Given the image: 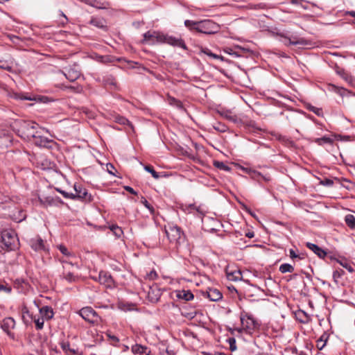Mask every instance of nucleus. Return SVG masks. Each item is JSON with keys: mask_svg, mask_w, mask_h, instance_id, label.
<instances>
[{"mask_svg": "<svg viewBox=\"0 0 355 355\" xmlns=\"http://www.w3.org/2000/svg\"><path fill=\"white\" fill-rule=\"evenodd\" d=\"M107 170L110 174L114 175V171H116V169L112 164H107Z\"/></svg>", "mask_w": 355, "mask_h": 355, "instance_id": "obj_54", "label": "nucleus"}, {"mask_svg": "<svg viewBox=\"0 0 355 355\" xmlns=\"http://www.w3.org/2000/svg\"><path fill=\"white\" fill-rule=\"evenodd\" d=\"M276 35L285 40L284 41H281L283 42L286 46L305 44V40L303 38H298L297 37H291L284 32H277Z\"/></svg>", "mask_w": 355, "mask_h": 355, "instance_id": "obj_10", "label": "nucleus"}, {"mask_svg": "<svg viewBox=\"0 0 355 355\" xmlns=\"http://www.w3.org/2000/svg\"><path fill=\"white\" fill-rule=\"evenodd\" d=\"M289 256L291 259L298 258L300 259H303L304 258L303 254H296L295 252L293 249L289 250Z\"/></svg>", "mask_w": 355, "mask_h": 355, "instance_id": "obj_41", "label": "nucleus"}, {"mask_svg": "<svg viewBox=\"0 0 355 355\" xmlns=\"http://www.w3.org/2000/svg\"><path fill=\"white\" fill-rule=\"evenodd\" d=\"M229 344H230V349L232 352H234L236 349V340L234 338H230L227 340Z\"/></svg>", "mask_w": 355, "mask_h": 355, "instance_id": "obj_42", "label": "nucleus"}, {"mask_svg": "<svg viewBox=\"0 0 355 355\" xmlns=\"http://www.w3.org/2000/svg\"><path fill=\"white\" fill-rule=\"evenodd\" d=\"M3 141L1 143V144H4L6 146L8 145V143L11 142V138L8 135L3 133V137L2 138Z\"/></svg>", "mask_w": 355, "mask_h": 355, "instance_id": "obj_49", "label": "nucleus"}, {"mask_svg": "<svg viewBox=\"0 0 355 355\" xmlns=\"http://www.w3.org/2000/svg\"><path fill=\"white\" fill-rule=\"evenodd\" d=\"M64 264L63 265L64 271L62 272V277L64 279L67 280L69 282H73L76 281V277L73 275V269L74 268V266L69 262L62 261Z\"/></svg>", "mask_w": 355, "mask_h": 355, "instance_id": "obj_12", "label": "nucleus"}, {"mask_svg": "<svg viewBox=\"0 0 355 355\" xmlns=\"http://www.w3.org/2000/svg\"><path fill=\"white\" fill-rule=\"evenodd\" d=\"M314 142L320 146H322L324 144H328L331 145L334 143V140L329 137L324 136L321 138L315 139Z\"/></svg>", "mask_w": 355, "mask_h": 355, "instance_id": "obj_28", "label": "nucleus"}, {"mask_svg": "<svg viewBox=\"0 0 355 355\" xmlns=\"http://www.w3.org/2000/svg\"><path fill=\"white\" fill-rule=\"evenodd\" d=\"M159 41L160 42L166 43L173 46H178L183 49H187V46L184 40L181 38L163 34L162 36H159Z\"/></svg>", "mask_w": 355, "mask_h": 355, "instance_id": "obj_8", "label": "nucleus"}, {"mask_svg": "<svg viewBox=\"0 0 355 355\" xmlns=\"http://www.w3.org/2000/svg\"><path fill=\"white\" fill-rule=\"evenodd\" d=\"M131 350L133 354H138L140 355H149L150 352L147 347L139 344L132 345Z\"/></svg>", "mask_w": 355, "mask_h": 355, "instance_id": "obj_22", "label": "nucleus"}, {"mask_svg": "<svg viewBox=\"0 0 355 355\" xmlns=\"http://www.w3.org/2000/svg\"><path fill=\"white\" fill-rule=\"evenodd\" d=\"M22 313V320L23 322L28 325L30 324V321L26 319V315L27 314L28 316L31 318V321H33L35 324V327L37 330H41L44 327V320L42 317L37 318L36 315H33L32 313H30L28 308L26 306H24L21 310Z\"/></svg>", "mask_w": 355, "mask_h": 355, "instance_id": "obj_4", "label": "nucleus"}, {"mask_svg": "<svg viewBox=\"0 0 355 355\" xmlns=\"http://www.w3.org/2000/svg\"><path fill=\"white\" fill-rule=\"evenodd\" d=\"M17 128V134L21 138L27 140H31L35 134L37 133V130L40 129V125L33 121H15L13 128L14 130Z\"/></svg>", "mask_w": 355, "mask_h": 355, "instance_id": "obj_1", "label": "nucleus"}, {"mask_svg": "<svg viewBox=\"0 0 355 355\" xmlns=\"http://www.w3.org/2000/svg\"><path fill=\"white\" fill-rule=\"evenodd\" d=\"M125 190L128 191L129 193H132V194H134V195H137V192L135 191L132 187H129V186H125L124 187Z\"/></svg>", "mask_w": 355, "mask_h": 355, "instance_id": "obj_57", "label": "nucleus"}, {"mask_svg": "<svg viewBox=\"0 0 355 355\" xmlns=\"http://www.w3.org/2000/svg\"><path fill=\"white\" fill-rule=\"evenodd\" d=\"M2 243L7 250H14L18 246V239L15 232L3 231L1 234Z\"/></svg>", "mask_w": 355, "mask_h": 355, "instance_id": "obj_2", "label": "nucleus"}, {"mask_svg": "<svg viewBox=\"0 0 355 355\" xmlns=\"http://www.w3.org/2000/svg\"><path fill=\"white\" fill-rule=\"evenodd\" d=\"M57 191L60 192L65 198L74 199V193H68L61 189H57Z\"/></svg>", "mask_w": 355, "mask_h": 355, "instance_id": "obj_43", "label": "nucleus"}, {"mask_svg": "<svg viewBox=\"0 0 355 355\" xmlns=\"http://www.w3.org/2000/svg\"><path fill=\"white\" fill-rule=\"evenodd\" d=\"M105 81L107 84L116 85V81L112 76L107 77Z\"/></svg>", "mask_w": 355, "mask_h": 355, "instance_id": "obj_55", "label": "nucleus"}, {"mask_svg": "<svg viewBox=\"0 0 355 355\" xmlns=\"http://www.w3.org/2000/svg\"><path fill=\"white\" fill-rule=\"evenodd\" d=\"M189 209H190V212H192L193 211H196L198 214V216L199 217H202L205 214L204 211L200 207H196L194 205H190L189 206Z\"/></svg>", "mask_w": 355, "mask_h": 355, "instance_id": "obj_35", "label": "nucleus"}, {"mask_svg": "<svg viewBox=\"0 0 355 355\" xmlns=\"http://www.w3.org/2000/svg\"><path fill=\"white\" fill-rule=\"evenodd\" d=\"M335 88L337 90V92L339 93L341 96H343L345 94V93L347 92V89L343 88V87H335Z\"/></svg>", "mask_w": 355, "mask_h": 355, "instance_id": "obj_56", "label": "nucleus"}, {"mask_svg": "<svg viewBox=\"0 0 355 355\" xmlns=\"http://www.w3.org/2000/svg\"><path fill=\"white\" fill-rule=\"evenodd\" d=\"M66 88L76 91V92H80L81 89L80 87H74L73 86L66 87Z\"/></svg>", "mask_w": 355, "mask_h": 355, "instance_id": "obj_62", "label": "nucleus"}, {"mask_svg": "<svg viewBox=\"0 0 355 355\" xmlns=\"http://www.w3.org/2000/svg\"><path fill=\"white\" fill-rule=\"evenodd\" d=\"M347 15H349L351 17H355V11H354V10L348 11L347 12Z\"/></svg>", "mask_w": 355, "mask_h": 355, "instance_id": "obj_64", "label": "nucleus"}, {"mask_svg": "<svg viewBox=\"0 0 355 355\" xmlns=\"http://www.w3.org/2000/svg\"><path fill=\"white\" fill-rule=\"evenodd\" d=\"M162 35L163 34L156 31H147L144 34V39L141 42L149 44H153L155 42H160L159 36Z\"/></svg>", "mask_w": 355, "mask_h": 355, "instance_id": "obj_14", "label": "nucleus"}, {"mask_svg": "<svg viewBox=\"0 0 355 355\" xmlns=\"http://www.w3.org/2000/svg\"><path fill=\"white\" fill-rule=\"evenodd\" d=\"M321 184L327 187H331L334 184V181L330 179H324L320 182Z\"/></svg>", "mask_w": 355, "mask_h": 355, "instance_id": "obj_52", "label": "nucleus"}, {"mask_svg": "<svg viewBox=\"0 0 355 355\" xmlns=\"http://www.w3.org/2000/svg\"><path fill=\"white\" fill-rule=\"evenodd\" d=\"M44 130V129L40 127V129L37 130V133L35 134V137L33 138V142L40 147L51 148L53 140L42 135V132Z\"/></svg>", "mask_w": 355, "mask_h": 355, "instance_id": "obj_9", "label": "nucleus"}, {"mask_svg": "<svg viewBox=\"0 0 355 355\" xmlns=\"http://www.w3.org/2000/svg\"><path fill=\"white\" fill-rule=\"evenodd\" d=\"M219 26L211 20L199 21L197 31L206 35H212L219 31Z\"/></svg>", "mask_w": 355, "mask_h": 355, "instance_id": "obj_3", "label": "nucleus"}, {"mask_svg": "<svg viewBox=\"0 0 355 355\" xmlns=\"http://www.w3.org/2000/svg\"><path fill=\"white\" fill-rule=\"evenodd\" d=\"M201 53L208 55L209 57L210 58H212L214 59H220V56L218 55H216L214 53H212L209 49L207 48H202L201 49Z\"/></svg>", "mask_w": 355, "mask_h": 355, "instance_id": "obj_34", "label": "nucleus"}, {"mask_svg": "<svg viewBox=\"0 0 355 355\" xmlns=\"http://www.w3.org/2000/svg\"><path fill=\"white\" fill-rule=\"evenodd\" d=\"M40 314L44 320H51L53 318L54 313L53 309L49 306H44L39 310Z\"/></svg>", "mask_w": 355, "mask_h": 355, "instance_id": "obj_20", "label": "nucleus"}, {"mask_svg": "<svg viewBox=\"0 0 355 355\" xmlns=\"http://www.w3.org/2000/svg\"><path fill=\"white\" fill-rule=\"evenodd\" d=\"M243 170L248 173L252 179L257 181L261 180L262 174L260 172L248 168H243Z\"/></svg>", "mask_w": 355, "mask_h": 355, "instance_id": "obj_27", "label": "nucleus"}, {"mask_svg": "<svg viewBox=\"0 0 355 355\" xmlns=\"http://www.w3.org/2000/svg\"><path fill=\"white\" fill-rule=\"evenodd\" d=\"M5 291L6 293H10L11 291V288L9 287H6L2 284H0V291Z\"/></svg>", "mask_w": 355, "mask_h": 355, "instance_id": "obj_59", "label": "nucleus"}, {"mask_svg": "<svg viewBox=\"0 0 355 355\" xmlns=\"http://www.w3.org/2000/svg\"><path fill=\"white\" fill-rule=\"evenodd\" d=\"M16 98H19L21 100H28V101H33L36 100L35 98H31V96L24 95V94H16Z\"/></svg>", "mask_w": 355, "mask_h": 355, "instance_id": "obj_48", "label": "nucleus"}, {"mask_svg": "<svg viewBox=\"0 0 355 355\" xmlns=\"http://www.w3.org/2000/svg\"><path fill=\"white\" fill-rule=\"evenodd\" d=\"M115 121L119 124H121V125H126V124H129V121L123 117V116H116L115 117Z\"/></svg>", "mask_w": 355, "mask_h": 355, "instance_id": "obj_40", "label": "nucleus"}, {"mask_svg": "<svg viewBox=\"0 0 355 355\" xmlns=\"http://www.w3.org/2000/svg\"><path fill=\"white\" fill-rule=\"evenodd\" d=\"M166 236L170 242L178 241L181 238L182 231L181 229L176 226H170L168 229H165Z\"/></svg>", "mask_w": 355, "mask_h": 355, "instance_id": "obj_11", "label": "nucleus"}, {"mask_svg": "<svg viewBox=\"0 0 355 355\" xmlns=\"http://www.w3.org/2000/svg\"><path fill=\"white\" fill-rule=\"evenodd\" d=\"M261 180H264L265 182H270L271 180V178H270V175H262L261 176Z\"/></svg>", "mask_w": 355, "mask_h": 355, "instance_id": "obj_60", "label": "nucleus"}, {"mask_svg": "<svg viewBox=\"0 0 355 355\" xmlns=\"http://www.w3.org/2000/svg\"><path fill=\"white\" fill-rule=\"evenodd\" d=\"M73 188L76 191L73 200L78 199L85 202H90L93 201V196L90 193H88L87 190L81 184H75Z\"/></svg>", "mask_w": 355, "mask_h": 355, "instance_id": "obj_5", "label": "nucleus"}, {"mask_svg": "<svg viewBox=\"0 0 355 355\" xmlns=\"http://www.w3.org/2000/svg\"><path fill=\"white\" fill-rule=\"evenodd\" d=\"M30 245L35 251L45 250L44 241L41 238L32 239L30 242Z\"/></svg>", "mask_w": 355, "mask_h": 355, "instance_id": "obj_23", "label": "nucleus"}, {"mask_svg": "<svg viewBox=\"0 0 355 355\" xmlns=\"http://www.w3.org/2000/svg\"><path fill=\"white\" fill-rule=\"evenodd\" d=\"M207 297L210 301L218 302L222 299L223 295L220 291L216 288H208L206 291Z\"/></svg>", "mask_w": 355, "mask_h": 355, "instance_id": "obj_17", "label": "nucleus"}, {"mask_svg": "<svg viewBox=\"0 0 355 355\" xmlns=\"http://www.w3.org/2000/svg\"><path fill=\"white\" fill-rule=\"evenodd\" d=\"M176 296L178 298L184 300L185 301H189L193 299V293L189 290L178 291Z\"/></svg>", "mask_w": 355, "mask_h": 355, "instance_id": "obj_25", "label": "nucleus"}, {"mask_svg": "<svg viewBox=\"0 0 355 355\" xmlns=\"http://www.w3.org/2000/svg\"><path fill=\"white\" fill-rule=\"evenodd\" d=\"M68 21V19L67 17H66V15L62 12L60 14V19L59 21L60 24L62 26H64V24H66Z\"/></svg>", "mask_w": 355, "mask_h": 355, "instance_id": "obj_51", "label": "nucleus"}, {"mask_svg": "<svg viewBox=\"0 0 355 355\" xmlns=\"http://www.w3.org/2000/svg\"><path fill=\"white\" fill-rule=\"evenodd\" d=\"M214 129L220 132H224L227 130V127L220 123H217L216 125L214 126Z\"/></svg>", "mask_w": 355, "mask_h": 355, "instance_id": "obj_44", "label": "nucleus"}, {"mask_svg": "<svg viewBox=\"0 0 355 355\" xmlns=\"http://www.w3.org/2000/svg\"><path fill=\"white\" fill-rule=\"evenodd\" d=\"M58 248L60 251L62 252V254H63L64 255L69 256L71 254L70 252L68 251L67 248L64 245H60L58 246Z\"/></svg>", "mask_w": 355, "mask_h": 355, "instance_id": "obj_50", "label": "nucleus"}, {"mask_svg": "<svg viewBox=\"0 0 355 355\" xmlns=\"http://www.w3.org/2000/svg\"><path fill=\"white\" fill-rule=\"evenodd\" d=\"M96 60L101 63H108L112 62V58L109 55H98Z\"/></svg>", "mask_w": 355, "mask_h": 355, "instance_id": "obj_37", "label": "nucleus"}, {"mask_svg": "<svg viewBox=\"0 0 355 355\" xmlns=\"http://www.w3.org/2000/svg\"><path fill=\"white\" fill-rule=\"evenodd\" d=\"M0 68L10 71L12 69V67L10 66L7 62L3 61H0Z\"/></svg>", "mask_w": 355, "mask_h": 355, "instance_id": "obj_47", "label": "nucleus"}, {"mask_svg": "<svg viewBox=\"0 0 355 355\" xmlns=\"http://www.w3.org/2000/svg\"><path fill=\"white\" fill-rule=\"evenodd\" d=\"M306 108L308 110L313 112L314 114H315L317 116H322V110L321 108H319V107H316L311 104H309L306 105Z\"/></svg>", "mask_w": 355, "mask_h": 355, "instance_id": "obj_33", "label": "nucleus"}, {"mask_svg": "<svg viewBox=\"0 0 355 355\" xmlns=\"http://www.w3.org/2000/svg\"><path fill=\"white\" fill-rule=\"evenodd\" d=\"M107 337L109 338V340L111 344L114 346H116L117 343L119 342V339L116 336L112 335L110 333L107 334Z\"/></svg>", "mask_w": 355, "mask_h": 355, "instance_id": "obj_39", "label": "nucleus"}, {"mask_svg": "<svg viewBox=\"0 0 355 355\" xmlns=\"http://www.w3.org/2000/svg\"><path fill=\"white\" fill-rule=\"evenodd\" d=\"M144 169L148 171V173H151L152 176L155 178L158 179L159 178V175L157 172H156L154 168L151 166H145Z\"/></svg>", "mask_w": 355, "mask_h": 355, "instance_id": "obj_38", "label": "nucleus"}, {"mask_svg": "<svg viewBox=\"0 0 355 355\" xmlns=\"http://www.w3.org/2000/svg\"><path fill=\"white\" fill-rule=\"evenodd\" d=\"M245 318L241 317V320L243 327H245L248 331L251 333L259 328V323L252 315L246 314Z\"/></svg>", "mask_w": 355, "mask_h": 355, "instance_id": "obj_7", "label": "nucleus"}, {"mask_svg": "<svg viewBox=\"0 0 355 355\" xmlns=\"http://www.w3.org/2000/svg\"><path fill=\"white\" fill-rule=\"evenodd\" d=\"M98 281L102 285H104L107 288H112L114 286V282L107 272L101 271L98 274Z\"/></svg>", "mask_w": 355, "mask_h": 355, "instance_id": "obj_13", "label": "nucleus"}, {"mask_svg": "<svg viewBox=\"0 0 355 355\" xmlns=\"http://www.w3.org/2000/svg\"><path fill=\"white\" fill-rule=\"evenodd\" d=\"M279 270L282 273L293 272L294 268L289 263H283L279 266Z\"/></svg>", "mask_w": 355, "mask_h": 355, "instance_id": "obj_30", "label": "nucleus"}, {"mask_svg": "<svg viewBox=\"0 0 355 355\" xmlns=\"http://www.w3.org/2000/svg\"><path fill=\"white\" fill-rule=\"evenodd\" d=\"M60 71L65 76L66 78L71 82L76 80L80 76V72L76 68H69L67 72Z\"/></svg>", "mask_w": 355, "mask_h": 355, "instance_id": "obj_18", "label": "nucleus"}, {"mask_svg": "<svg viewBox=\"0 0 355 355\" xmlns=\"http://www.w3.org/2000/svg\"><path fill=\"white\" fill-rule=\"evenodd\" d=\"M302 1V0H290V3L294 5H299Z\"/></svg>", "mask_w": 355, "mask_h": 355, "instance_id": "obj_63", "label": "nucleus"}, {"mask_svg": "<svg viewBox=\"0 0 355 355\" xmlns=\"http://www.w3.org/2000/svg\"><path fill=\"white\" fill-rule=\"evenodd\" d=\"M198 24L199 21H194L189 19L184 21L185 26L189 28L190 30H196L197 31Z\"/></svg>", "mask_w": 355, "mask_h": 355, "instance_id": "obj_32", "label": "nucleus"}, {"mask_svg": "<svg viewBox=\"0 0 355 355\" xmlns=\"http://www.w3.org/2000/svg\"><path fill=\"white\" fill-rule=\"evenodd\" d=\"M340 263L343 267L346 268L349 272H353L354 271V268L350 264L347 263L346 261H344V262L340 261Z\"/></svg>", "mask_w": 355, "mask_h": 355, "instance_id": "obj_46", "label": "nucleus"}, {"mask_svg": "<svg viewBox=\"0 0 355 355\" xmlns=\"http://www.w3.org/2000/svg\"><path fill=\"white\" fill-rule=\"evenodd\" d=\"M110 230L118 238L121 237V234H123L122 229L117 225H112L110 227Z\"/></svg>", "mask_w": 355, "mask_h": 355, "instance_id": "obj_36", "label": "nucleus"}, {"mask_svg": "<svg viewBox=\"0 0 355 355\" xmlns=\"http://www.w3.org/2000/svg\"><path fill=\"white\" fill-rule=\"evenodd\" d=\"M15 327V321L11 317L6 318L1 322V329L8 335L11 336L10 331Z\"/></svg>", "mask_w": 355, "mask_h": 355, "instance_id": "obj_15", "label": "nucleus"}, {"mask_svg": "<svg viewBox=\"0 0 355 355\" xmlns=\"http://www.w3.org/2000/svg\"><path fill=\"white\" fill-rule=\"evenodd\" d=\"M345 221L349 227L355 229V217L353 215L347 214L345 218Z\"/></svg>", "mask_w": 355, "mask_h": 355, "instance_id": "obj_29", "label": "nucleus"}, {"mask_svg": "<svg viewBox=\"0 0 355 355\" xmlns=\"http://www.w3.org/2000/svg\"><path fill=\"white\" fill-rule=\"evenodd\" d=\"M161 291L159 289L157 288V286L155 287H149L148 291V297L149 300L152 302H157L160 296H161Z\"/></svg>", "mask_w": 355, "mask_h": 355, "instance_id": "obj_19", "label": "nucleus"}, {"mask_svg": "<svg viewBox=\"0 0 355 355\" xmlns=\"http://www.w3.org/2000/svg\"><path fill=\"white\" fill-rule=\"evenodd\" d=\"M80 315L86 321L94 324L98 320V315L91 307L87 306L80 310Z\"/></svg>", "mask_w": 355, "mask_h": 355, "instance_id": "obj_6", "label": "nucleus"}, {"mask_svg": "<svg viewBox=\"0 0 355 355\" xmlns=\"http://www.w3.org/2000/svg\"><path fill=\"white\" fill-rule=\"evenodd\" d=\"M214 166L216 168H219L223 171H230V167L227 166L224 162H220V161H214Z\"/></svg>", "mask_w": 355, "mask_h": 355, "instance_id": "obj_31", "label": "nucleus"}, {"mask_svg": "<svg viewBox=\"0 0 355 355\" xmlns=\"http://www.w3.org/2000/svg\"><path fill=\"white\" fill-rule=\"evenodd\" d=\"M306 247L312 250L315 254H317L320 258L324 259L327 256V252L320 248L318 245L312 243H306Z\"/></svg>", "mask_w": 355, "mask_h": 355, "instance_id": "obj_21", "label": "nucleus"}, {"mask_svg": "<svg viewBox=\"0 0 355 355\" xmlns=\"http://www.w3.org/2000/svg\"><path fill=\"white\" fill-rule=\"evenodd\" d=\"M90 24L101 29H105L107 27V23L103 17L92 18L90 20Z\"/></svg>", "mask_w": 355, "mask_h": 355, "instance_id": "obj_24", "label": "nucleus"}, {"mask_svg": "<svg viewBox=\"0 0 355 355\" xmlns=\"http://www.w3.org/2000/svg\"><path fill=\"white\" fill-rule=\"evenodd\" d=\"M226 118L228 119L230 121H232L234 123L237 122V116L235 115H226Z\"/></svg>", "mask_w": 355, "mask_h": 355, "instance_id": "obj_58", "label": "nucleus"}, {"mask_svg": "<svg viewBox=\"0 0 355 355\" xmlns=\"http://www.w3.org/2000/svg\"><path fill=\"white\" fill-rule=\"evenodd\" d=\"M60 345L66 355H71V354H74L75 355H83L82 352L79 351L78 348L71 347L68 341L62 340L60 343Z\"/></svg>", "mask_w": 355, "mask_h": 355, "instance_id": "obj_16", "label": "nucleus"}, {"mask_svg": "<svg viewBox=\"0 0 355 355\" xmlns=\"http://www.w3.org/2000/svg\"><path fill=\"white\" fill-rule=\"evenodd\" d=\"M141 202L148 209H149L151 212L153 211L154 209L153 207L148 203V202L147 201V200L144 198V197H141Z\"/></svg>", "mask_w": 355, "mask_h": 355, "instance_id": "obj_45", "label": "nucleus"}, {"mask_svg": "<svg viewBox=\"0 0 355 355\" xmlns=\"http://www.w3.org/2000/svg\"><path fill=\"white\" fill-rule=\"evenodd\" d=\"M336 72L340 77L345 80L348 84L352 85L354 82V78L343 69H338Z\"/></svg>", "mask_w": 355, "mask_h": 355, "instance_id": "obj_26", "label": "nucleus"}, {"mask_svg": "<svg viewBox=\"0 0 355 355\" xmlns=\"http://www.w3.org/2000/svg\"><path fill=\"white\" fill-rule=\"evenodd\" d=\"M338 137H339L343 141H349V139H350V137L347 136V135H345V136L338 135Z\"/></svg>", "mask_w": 355, "mask_h": 355, "instance_id": "obj_61", "label": "nucleus"}, {"mask_svg": "<svg viewBox=\"0 0 355 355\" xmlns=\"http://www.w3.org/2000/svg\"><path fill=\"white\" fill-rule=\"evenodd\" d=\"M343 273L344 271L343 270H341L340 271L335 270L333 273V277L334 279H336L338 278H340Z\"/></svg>", "mask_w": 355, "mask_h": 355, "instance_id": "obj_53", "label": "nucleus"}]
</instances>
